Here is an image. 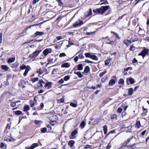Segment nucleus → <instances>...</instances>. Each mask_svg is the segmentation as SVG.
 Here are the masks:
<instances>
[{
  "mask_svg": "<svg viewBox=\"0 0 149 149\" xmlns=\"http://www.w3.org/2000/svg\"><path fill=\"white\" fill-rule=\"evenodd\" d=\"M109 8L108 6H102L100 8H97L93 10V11L96 13H98L100 14H103Z\"/></svg>",
  "mask_w": 149,
  "mask_h": 149,
  "instance_id": "f257e3e1",
  "label": "nucleus"
},
{
  "mask_svg": "<svg viewBox=\"0 0 149 149\" xmlns=\"http://www.w3.org/2000/svg\"><path fill=\"white\" fill-rule=\"evenodd\" d=\"M143 50L138 55L142 56L143 58H144L146 55L148 54L149 49H146L145 47H143Z\"/></svg>",
  "mask_w": 149,
  "mask_h": 149,
  "instance_id": "f03ea898",
  "label": "nucleus"
},
{
  "mask_svg": "<svg viewBox=\"0 0 149 149\" xmlns=\"http://www.w3.org/2000/svg\"><path fill=\"white\" fill-rule=\"evenodd\" d=\"M41 50H36V51L33 52L32 54H30L29 55V57L31 59H32L36 57L41 52Z\"/></svg>",
  "mask_w": 149,
  "mask_h": 149,
  "instance_id": "7ed1b4c3",
  "label": "nucleus"
},
{
  "mask_svg": "<svg viewBox=\"0 0 149 149\" xmlns=\"http://www.w3.org/2000/svg\"><path fill=\"white\" fill-rule=\"evenodd\" d=\"M84 22L80 19L77 20L73 24L74 27H79L84 24Z\"/></svg>",
  "mask_w": 149,
  "mask_h": 149,
  "instance_id": "20e7f679",
  "label": "nucleus"
},
{
  "mask_svg": "<svg viewBox=\"0 0 149 149\" xmlns=\"http://www.w3.org/2000/svg\"><path fill=\"white\" fill-rule=\"evenodd\" d=\"M132 138H129L126 141H125L124 143V146H127V147H131L133 146L135 144L134 143L132 145H127L129 143L130 141L132 139Z\"/></svg>",
  "mask_w": 149,
  "mask_h": 149,
  "instance_id": "39448f33",
  "label": "nucleus"
},
{
  "mask_svg": "<svg viewBox=\"0 0 149 149\" xmlns=\"http://www.w3.org/2000/svg\"><path fill=\"white\" fill-rule=\"evenodd\" d=\"M70 66V63L68 62H65L63 61L62 62L61 67L62 68H69Z\"/></svg>",
  "mask_w": 149,
  "mask_h": 149,
  "instance_id": "423d86ee",
  "label": "nucleus"
},
{
  "mask_svg": "<svg viewBox=\"0 0 149 149\" xmlns=\"http://www.w3.org/2000/svg\"><path fill=\"white\" fill-rule=\"evenodd\" d=\"M52 52V50L51 48H47L45 49L43 52V54L45 55V56H46Z\"/></svg>",
  "mask_w": 149,
  "mask_h": 149,
  "instance_id": "0eeeda50",
  "label": "nucleus"
},
{
  "mask_svg": "<svg viewBox=\"0 0 149 149\" xmlns=\"http://www.w3.org/2000/svg\"><path fill=\"white\" fill-rule=\"evenodd\" d=\"M38 144L37 143H34L32 144L31 146H28L25 147L26 149H33L36 147H38Z\"/></svg>",
  "mask_w": 149,
  "mask_h": 149,
  "instance_id": "6e6552de",
  "label": "nucleus"
},
{
  "mask_svg": "<svg viewBox=\"0 0 149 149\" xmlns=\"http://www.w3.org/2000/svg\"><path fill=\"white\" fill-rule=\"evenodd\" d=\"M55 61L56 60L54 59V57L53 56L50 57L48 58V63L47 64L53 63L55 62Z\"/></svg>",
  "mask_w": 149,
  "mask_h": 149,
  "instance_id": "1a4fd4ad",
  "label": "nucleus"
},
{
  "mask_svg": "<svg viewBox=\"0 0 149 149\" xmlns=\"http://www.w3.org/2000/svg\"><path fill=\"white\" fill-rule=\"evenodd\" d=\"M77 133L78 131L76 130H74L72 132L71 136L70 137V138L71 139H74L75 138V136L77 134Z\"/></svg>",
  "mask_w": 149,
  "mask_h": 149,
  "instance_id": "9d476101",
  "label": "nucleus"
},
{
  "mask_svg": "<svg viewBox=\"0 0 149 149\" xmlns=\"http://www.w3.org/2000/svg\"><path fill=\"white\" fill-rule=\"evenodd\" d=\"M4 139L6 141L9 142L13 141H14V139L8 136H6L4 138Z\"/></svg>",
  "mask_w": 149,
  "mask_h": 149,
  "instance_id": "9b49d317",
  "label": "nucleus"
},
{
  "mask_svg": "<svg viewBox=\"0 0 149 149\" xmlns=\"http://www.w3.org/2000/svg\"><path fill=\"white\" fill-rule=\"evenodd\" d=\"M52 83L51 82H49L45 84V87L47 89H49L51 88L52 87Z\"/></svg>",
  "mask_w": 149,
  "mask_h": 149,
  "instance_id": "f8f14e48",
  "label": "nucleus"
},
{
  "mask_svg": "<svg viewBox=\"0 0 149 149\" xmlns=\"http://www.w3.org/2000/svg\"><path fill=\"white\" fill-rule=\"evenodd\" d=\"M45 82L43 81L42 79H40L38 83V87H42L45 84Z\"/></svg>",
  "mask_w": 149,
  "mask_h": 149,
  "instance_id": "ddd939ff",
  "label": "nucleus"
},
{
  "mask_svg": "<svg viewBox=\"0 0 149 149\" xmlns=\"http://www.w3.org/2000/svg\"><path fill=\"white\" fill-rule=\"evenodd\" d=\"M129 81L131 84H133L135 83L134 80L133 78L130 77L127 78V83H128V81Z\"/></svg>",
  "mask_w": 149,
  "mask_h": 149,
  "instance_id": "4468645a",
  "label": "nucleus"
},
{
  "mask_svg": "<svg viewBox=\"0 0 149 149\" xmlns=\"http://www.w3.org/2000/svg\"><path fill=\"white\" fill-rule=\"evenodd\" d=\"M130 40L131 41V42H134L138 40V38L137 36H134L131 38Z\"/></svg>",
  "mask_w": 149,
  "mask_h": 149,
  "instance_id": "2eb2a0df",
  "label": "nucleus"
},
{
  "mask_svg": "<svg viewBox=\"0 0 149 149\" xmlns=\"http://www.w3.org/2000/svg\"><path fill=\"white\" fill-rule=\"evenodd\" d=\"M116 82V81L114 79H111L109 83V86H112L114 85Z\"/></svg>",
  "mask_w": 149,
  "mask_h": 149,
  "instance_id": "dca6fc26",
  "label": "nucleus"
},
{
  "mask_svg": "<svg viewBox=\"0 0 149 149\" xmlns=\"http://www.w3.org/2000/svg\"><path fill=\"white\" fill-rule=\"evenodd\" d=\"M25 82L24 81H20L18 84V85L19 86L22 87V88H25V86L23 84Z\"/></svg>",
  "mask_w": 149,
  "mask_h": 149,
  "instance_id": "f3484780",
  "label": "nucleus"
},
{
  "mask_svg": "<svg viewBox=\"0 0 149 149\" xmlns=\"http://www.w3.org/2000/svg\"><path fill=\"white\" fill-rule=\"evenodd\" d=\"M44 34V33L42 32L36 31L35 33V36H41Z\"/></svg>",
  "mask_w": 149,
  "mask_h": 149,
  "instance_id": "a211bd4d",
  "label": "nucleus"
},
{
  "mask_svg": "<svg viewBox=\"0 0 149 149\" xmlns=\"http://www.w3.org/2000/svg\"><path fill=\"white\" fill-rule=\"evenodd\" d=\"M19 66V63L17 62H15L11 64V66L12 68H16Z\"/></svg>",
  "mask_w": 149,
  "mask_h": 149,
  "instance_id": "6ab92c4d",
  "label": "nucleus"
},
{
  "mask_svg": "<svg viewBox=\"0 0 149 149\" xmlns=\"http://www.w3.org/2000/svg\"><path fill=\"white\" fill-rule=\"evenodd\" d=\"M123 42L127 46L129 45L131 43V42L130 40H124Z\"/></svg>",
  "mask_w": 149,
  "mask_h": 149,
  "instance_id": "aec40b11",
  "label": "nucleus"
},
{
  "mask_svg": "<svg viewBox=\"0 0 149 149\" xmlns=\"http://www.w3.org/2000/svg\"><path fill=\"white\" fill-rule=\"evenodd\" d=\"M74 143L75 141H74L71 140L69 142L68 145L70 147H71L73 146Z\"/></svg>",
  "mask_w": 149,
  "mask_h": 149,
  "instance_id": "412c9836",
  "label": "nucleus"
},
{
  "mask_svg": "<svg viewBox=\"0 0 149 149\" xmlns=\"http://www.w3.org/2000/svg\"><path fill=\"white\" fill-rule=\"evenodd\" d=\"M74 73L77 74L79 78H81L83 77L82 75L81 74L80 72H74Z\"/></svg>",
  "mask_w": 149,
  "mask_h": 149,
  "instance_id": "4be33fe9",
  "label": "nucleus"
},
{
  "mask_svg": "<svg viewBox=\"0 0 149 149\" xmlns=\"http://www.w3.org/2000/svg\"><path fill=\"white\" fill-rule=\"evenodd\" d=\"M1 68L5 71H7L9 69V68L6 65H3L1 66Z\"/></svg>",
  "mask_w": 149,
  "mask_h": 149,
  "instance_id": "5701e85b",
  "label": "nucleus"
},
{
  "mask_svg": "<svg viewBox=\"0 0 149 149\" xmlns=\"http://www.w3.org/2000/svg\"><path fill=\"white\" fill-rule=\"evenodd\" d=\"M133 93V89L132 88H130L128 89V94L129 95H132Z\"/></svg>",
  "mask_w": 149,
  "mask_h": 149,
  "instance_id": "b1692460",
  "label": "nucleus"
},
{
  "mask_svg": "<svg viewBox=\"0 0 149 149\" xmlns=\"http://www.w3.org/2000/svg\"><path fill=\"white\" fill-rule=\"evenodd\" d=\"M15 58L12 57L9 58L8 60V63H11L15 61Z\"/></svg>",
  "mask_w": 149,
  "mask_h": 149,
  "instance_id": "393cba45",
  "label": "nucleus"
},
{
  "mask_svg": "<svg viewBox=\"0 0 149 149\" xmlns=\"http://www.w3.org/2000/svg\"><path fill=\"white\" fill-rule=\"evenodd\" d=\"M38 78L37 77H34L31 78L30 81L33 83H34L36 81H38Z\"/></svg>",
  "mask_w": 149,
  "mask_h": 149,
  "instance_id": "a878e982",
  "label": "nucleus"
},
{
  "mask_svg": "<svg viewBox=\"0 0 149 149\" xmlns=\"http://www.w3.org/2000/svg\"><path fill=\"white\" fill-rule=\"evenodd\" d=\"M103 131L104 132V133L105 134H107V126L106 125H104L103 127Z\"/></svg>",
  "mask_w": 149,
  "mask_h": 149,
  "instance_id": "bb28decb",
  "label": "nucleus"
},
{
  "mask_svg": "<svg viewBox=\"0 0 149 149\" xmlns=\"http://www.w3.org/2000/svg\"><path fill=\"white\" fill-rule=\"evenodd\" d=\"M91 58L93 60H97L98 58L96 56L94 55H91Z\"/></svg>",
  "mask_w": 149,
  "mask_h": 149,
  "instance_id": "cd10ccee",
  "label": "nucleus"
},
{
  "mask_svg": "<svg viewBox=\"0 0 149 149\" xmlns=\"http://www.w3.org/2000/svg\"><path fill=\"white\" fill-rule=\"evenodd\" d=\"M30 109V107L28 105H25L24 107V111H27Z\"/></svg>",
  "mask_w": 149,
  "mask_h": 149,
  "instance_id": "c85d7f7f",
  "label": "nucleus"
},
{
  "mask_svg": "<svg viewBox=\"0 0 149 149\" xmlns=\"http://www.w3.org/2000/svg\"><path fill=\"white\" fill-rule=\"evenodd\" d=\"M78 70H81L83 69V65L82 64H79L77 66Z\"/></svg>",
  "mask_w": 149,
  "mask_h": 149,
  "instance_id": "c756f323",
  "label": "nucleus"
},
{
  "mask_svg": "<svg viewBox=\"0 0 149 149\" xmlns=\"http://www.w3.org/2000/svg\"><path fill=\"white\" fill-rule=\"evenodd\" d=\"M124 80L122 79H120L118 81V84H120L122 85H123L124 84Z\"/></svg>",
  "mask_w": 149,
  "mask_h": 149,
  "instance_id": "7c9ffc66",
  "label": "nucleus"
},
{
  "mask_svg": "<svg viewBox=\"0 0 149 149\" xmlns=\"http://www.w3.org/2000/svg\"><path fill=\"white\" fill-rule=\"evenodd\" d=\"M85 125L86 123L84 121H82L80 124V126L82 128H84Z\"/></svg>",
  "mask_w": 149,
  "mask_h": 149,
  "instance_id": "2f4dec72",
  "label": "nucleus"
},
{
  "mask_svg": "<svg viewBox=\"0 0 149 149\" xmlns=\"http://www.w3.org/2000/svg\"><path fill=\"white\" fill-rule=\"evenodd\" d=\"M0 147L1 148L3 149H5L6 147V145H5L3 143L1 142L0 143Z\"/></svg>",
  "mask_w": 149,
  "mask_h": 149,
  "instance_id": "473e14b6",
  "label": "nucleus"
},
{
  "mask_svg": "<svg viewBox=\"0 0 149 149\" xmlns=\"http://www.w3.org/2000/svg\"><path fill=\"white\" fill-rule=\"evenodd\" d=\"M37 72L39 74H42L43 72L42 69L41 68L38 69L37 70Z\"/></svg>",
  "mask_w": 149,
  "mask_h": 149,
  "instance_id": "72a5a7b5",
  "label": "nucleus"
},
{
  "mask_svg": "<svg viewBox=\"0 0 149 149\" xmlns=\"http://www.w3.org/2000/svg\"><path fill=\"white\" fill-rule=\"evenodd\" d=\"M89 68L88 66H86L84 70V72L86 73H88L89 71Z\"/></svg>",
  "mask_w": 149,
  "mask_h": 149,
  "instance_id": "f704fd0d",
  "label": "nucleus"
},
{
  "mask_svg": "<svg viewBox=\"0 0 149 149\" xmlns=\"http://www.w3.org/2000/svg\"><path fill=\"white\" fill-rule=\"evenodd\" d=\"M70 76L68 75L65 76L63 78V79L65 81H67L70 79Z\"/></svg>",
  "mask_w": 149,
  "mask_h": 149,
  "instance_id": "c9c22d12",
  "label": "nucleus"
},
{
  "mask_svg": "<svg viewBox=\"0 0 149 149\" xmlns=\"http://www.w3.org/2000/svg\"><path fill=\"white\" fill-rule=\"evenodd\" d=\"M42 122L41 120H35V123L37 125H40L42 123Z\"/></svg>",
  "mask_w": 149,
  "mask_h": 149,
  "instance_id": "e433bc0d",
  "label": "nucleus"
},
{
  "mask_svg": "<svg viewBox=\"0 0 149 149\" xmlns=\"http://www.w3.org/2000/svg\"><path fill=\"white\" fill-rule=\"evenodd\" d=\"M136 126L137 128H139L140 127L141 124L140 121H137L136 123Z\"/></svg>",
  "mask_w": 149,
  "mask_h": 149,
  "instance_id": "4c0bfd02",
  "label": "nucleus"
},
{
  "mask_svg": "<svg viewBox=\"0 0 149 149\" xmlns=\"http://www.w3.org/2000/svg\"><path fill=\"white\" fill-rule=\"evenodd\" d=\"M42 40V39L41 40H30L29 42H32V43H33L34 42H35L36 41H38V42H39L41 41Z\"/></svg>",
  "mask_w": 149,
  "mask_h": 149,
  "instance_id": "58836bf2",
  "label": "nucleus"
},
{
  "mask_svg": "<svg viewBox=\"0 0 149 149\" xmlns=\"http://www.w3.org/2000/svg\"><path fill=\"white\" fill-rule=\"evenodd\" d=\"M107 72V71L106 70H104V71L100 73L99 74L100 77H102L104 74H106Z\"/></svg>",
  "mask_w": 149,
  "mask_h": 149,
  "instance_id": "ea45409f",
  "label": "nucleus"
},
{
  "mask_svg": "<svg viewBox=\"0 0 149 149\" xmlns=\"http://www.w3.org/2000/svg\"><path fill=\"white\" fill-rule=\"evenodd\" d=\"M135 49V47L133 45H131L130 47V50L131 51H134Z\"/></svg>",
  "mask_w": 149,
  "mask_h": 149,
  "instance_id": "a19ab883",
  "label": "nucleus"
},
{
  "mask_svg": "<svg viewBox=\"0 0 149 149\" xmlns=\"http://www.w3.org/2000/svg\"><path fill=\"white\" fill-rule=\"evenodd\" d=\"M92 54L89 53H86L85 54V55L86 57L91 58Z\"/></svg>",
  "mask_w": 149,
  "mask_h": 149,
  "instance_id": "79ce46f5",
  "label": "nucleus"
},
{
  "mask_svg": "<svg viewBox=\"0 0 149 149\" xmlns=\"http://www.w3.org/2000/svg\"><path fill=\"white\" fill-rule=\"evenodd\" d=\"M41 131L42 132L45 133L47 132V128L46 127L42 128L41 129Z\"/></svg>",
  "mask_w": 149,
  "mask_h": 149,
  "instance_id": "37998d69",
  "label": "nucleus"
},
{
  "mask_svg": "<svg viewBox=\"0 0 149 149\" xmlns=\"http://www.w3.org/2000/svg\"><path fill=\"white\" fill-rule=\"evenodd\" d=\"M110 59L108 58L105 61V65H108L109 63L110 62Z\"/></svg>",
  "mask_w": 149,
  "mask_h": 149,
  "instance_id": "c03bdc74",
  "label": "nucleus"
},
{
  "mask_svg": "<svg viewBox=\"0 0 149 149\" xmlns=\"http://www.w3.org/2000/svg\"><path fill=\"white\" fill-rule=\"evenodd\" d=\"M15 114L17 115H20L22 113V112L19 110L16 111H15Z\"/></svg>",
  "mask_w": 149,
  "mask_h": 149,
  "instance_id": "a18cd8bd",
  "label": "nucleus"
},
{
  "mask_svg": "<svg viewBox=\"0 0 149 149\" xmlns=\"http://www.w3.org/2000/svg\"><path fill=\"white\" fill-rule=\"evenodd\" d=\"M19 68L22 70H23L25 69H26V66L25 65H24V64H22V65H21L20 66Z\"/></svg>",
  "mask_w": 149,
  "mask_h": 149,
  "instance_id": "49530a36",
  "label": "nucleus"
},
{
  "mask_svg": "<svg viewBox=\"0 0 149 149\" xmlns=\"http://www.w3.org/2000/svg\"><path fill=\"white\" fill-rule=\"evenodd\" d=\"M66 56V54L64 53H61L59 54V56L60 57H62Z\"/></svg>",
  "mask_w": 149,
  "mask_h": 149,
  "instance_id": "de8ad7c7",
  "label": "nucleus"
},
{
  "mask_svg": "<svg viewBox=\"0 0 149 149\" xmlns=\"http://www.w3.org/2000/svg\"><path fill=\"white\" fill-rule=\"evenodd\" d=\"M29 71V70L27 68V69H26L25 70V71L24 72V74H23L24 75V76H26V75L27 74Z\"/></svg>",
  "mask_w": 149,
  "mask_h": 149,
  "instance_id": "09e8293b",
  "label": "nucleus"
},
{
  "mask_svg": "<svg viewBox=\"0 0 149 149\" xmlns=\"http://www.w3.org/2000/svg\"><path fill=\"white\" fill-rule=\"evenodd\" d=\"M30 105L31 107H33L34 106V103L33 101H31L30 103Z\"/></svg>",
  "mask_w": 149,
  "mask_h": 149,
  "instance_id": "8fccbe9b",
  "label": "nucleus"
},
{
  "mask_svg": "<svg viewBox=\"0 0 149 149\" xmlns=\"http://www.w3.org/2000/svg\"><path fill=\"white\" fill-rule=\"evenodd\" d=\"M70 105L71 106L73 107H77V104H75L74 103H70Z\"/></svg>",
  "mask_w": 149,
  "mask_h": 149,
  "instance_id": "3c124183",
  "label": "nucleus"
},
{
  "mask_svg": "<svg viewBox=\"0 0 149 149\" xmlns=\"http://www.w3.org/2000/svg\"><path fill=\"white\" fill-rule=\"evenodd\" d=\"M10 105L12 107H14L16 105V102H11Z\"/></svg>",
  "mask_w": 149,
  "mask_h": 149,
  "instance_id": "603ef678",
  "label": "nucleus"
},
{
  "mask_svg": "<svg viewBox=\"0 0 149 149\" xmlns=\"http://www.w3.org/2000/svg\"><path fill=\"white\" fill-rule=\"evenodd\" d=\"M84 62H86V63H93L92 61H90L89 60H86V59L85 60Z\"/></svg>",
  "mask_w": 149,
  "mask_h": 149,
  "instance_id": "864d4df0",
  "label": "nucleus"
},
{
  "mask_svg": "<svg viewBox=\"0 0 149 149\" xmlns=\"http://www.w3.org/2000/svg\"><path fill=\"white\" fill-rule=\"evenodd\" d=\"M111 33H114V35H115V36L117 37V38L118 39H119V38H120L118 36V34L117 33L114 32L112 31H111Z\"/></svg>",
  "mask_w": 149,
  "mask_h": 149,
  "instance_id": "5fc2aeb1",
  "label": "nucleus"
},
{
  "mask_svg": "<svg viewBox=\"0 0 149 149\" xmlns=\"http://www.w3.org/2000/svg\"><path fill=\"white\" fill-rule=\"evenodd\" d=\"M117 117V116L115 114H113L111 116V118L112 119L116 118Z\"/></svg>",
  "mask_w": 149,
  "mask_h": 149,
  "instance_id": "6e6d98bb",
  "label": "nucleus"
},
{
  "mask_svg": "<svg viewBox=\"0 0 149 149\" xmlns=\"http://www.w3.org/2000/svg\"><path fill=\"white\" fill-rule=\"evenodd\" d=\"M114 43L115 42L114 41L110 40L109 41V43H108V44H111L112 45H114Z\"/></svg>",
  "mask_w": 149,
  "mask_h": 149,
  "instance_id": "4d7b16f0",
  "label": "nucleus"
},
{
  "mask_svg": "<svg viewBox=\"0 0 149 149\" xmlns=\"http://www.w3.org/2000/svg\"><path fill=\"white\" fill-rule=\"evenodd\" d=\"M63 82L64 79H61L59 80L58 81V83L60 84L63 83Z\"/></svg>",
  "mask_w": 149,
  "mask_h": 149,
  "instance_id": "13d9d810",
  "label": "nucleus"
},
{
  "mask_svg": "<svg viewBox=\"0 0 149 149\" xmlns=\"http://www.w3.org/2000/svg\"><path fill=\"white\" fill-rule=\"evenodd\" d=\"M2 33H0V43H1L2 41Z\"/></svg>",
  "mask_w": 149,
  "mask_h": 149,
  "instance_id": "bf43d9fd",
  "label": "nucleus"
},
{
  "mask_svg": "<svg viewBox=\"0 0 149 149\" xmlns=\"http://www.w3.org/2000/svg\"><path fill=\"white\" fill-rule=\"evenodd\" d=\"M108 3V2L107 0H104L102 3H100V4L101 5L103 4H106Z\"/></svg>",
  "mask_w": 149,
  "mask_h": 149,
  "instance_id": "052dcab7",
  "label": "nucleus"
},
{
  "mask_svg": "<svg viewBox=\"0 0 149 149\" xmlns=\"http://www.w3.org/2000/svg\"><path fill=\"white\" fill-rule=\"evenodd\" d=\"M74 61L75 62H77L78 60V58L77 56H76L74 58Z\"/></svg>",
  "mask_w": 149,
  "mask_h": 149,
  "instance_id": "680f3d73",
  "label": "nucleus"
},
{
  "mask_svg": "<svg viewBox=\"0 0 149 149\" xmlns=\"http://www.w3.org/2000/svg\"><path fill=\"white\" fill-rule=\"evenodd\" d=\"M56 38L58 40H61L63 38L61 36H59L57 37H56Z\"/></svg>",
  "mask_w": 149,
  "mask_h": 149,
  "instance_id": "e2e57ef3",
  "label": "nucleus"
},
{
  "mask_svg": "<svg viewBox=\"0 0 149 149\" xmlns=\"http://www.w3.org/2000/svg\"><path fill=\"white\" fill-rule=\"evenodd\" d=\"M57 1H58L59 3L61 5H63V2L61 0H56Z\"/></svg>",
  "mask_w": 149,
  "mask_h": 149,
  "instance_id": "0e129e2a",
  "label": "nucleus"
},
{
  "mask_svg": "<svg viewBox=\"0 0 149 149\" xmlns=\"http://www.w3.org/2000/svg\"><path fill=\"white\" fill-rule=\"evenodd\" d=\"M90 147H91V146L90 145H86L85 146L84 148L85 149H87V148H90Z\"/></svg>",
  "mask_w": 149,
  "mask_h": 149,
  "instance_id": "69168bd1",
  "label": "nucleus"
},
{
  "mask_svg": "<svg viewBox=\"0 0 149 149\" xmlns=\"http://www.w3.org/2000/svg\"><path fill=\"white\" fill-rule=\"evenodd\" d=\"M122 111V109L120 108H119L118 109V111L119 113H120Z\"/></svg>",
  "mask_w": 149,
  "mask_h": 149,
  "instance_id": "338daca9",
  "label": "nucleus"
},
{
  "mask_svg": "<svg viewBox=\"0 0 149 149\" xmlns=\"http://www.w3.org/2000/svg\"><path fill=\"white\" fill-rule=\"evenodd\" d=\"M146 130H144L143 132H141V134L142 135H144L146 133Z\"/></svg>",
  "mask_w": 149,
  "mask_h": 149,
  "instance_id": "774afa93",
  "label": "nucleus"
}]
</instances>
